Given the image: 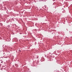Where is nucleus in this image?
<instances>
[{
    "label": "nucleus",
    "instance_id": "1",
    "mask_svg": "<svg viewBox=\"0 0 72 72\" xmlns=\"http://www.w3.org/2000/svg\"><path fill=\"white\" fill-rule=\"evenodd\" d=\"M39 58V57H38L37 58Z\"/></svg>",
    "mask_w": 72,
    "mask_h": 72
}]
</instances>
